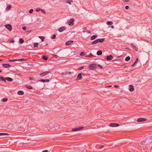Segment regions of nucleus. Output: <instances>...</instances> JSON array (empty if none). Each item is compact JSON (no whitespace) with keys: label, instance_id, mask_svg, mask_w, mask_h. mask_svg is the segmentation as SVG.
Here are the masks:
<instances>
[{"label":"nucleus","instance_id":"23","mask_svg":"<svg viewBox=\"0 0 152 152\" xmlns=\"http://www.w3.org/2000/svg\"><path fill=\"white\" fill-rule=\"evenodd\" d=\"M20 43L22 44L24 42V39L22 38H20L19 40Z\"/></svg>","mask_w":152,"mask_h":152},{"label":"nucleus","instance_id":"54","mask_svg":"<svg viewBox=\"0 0 152 152\" xmlns=\"http://www.w3.org/2000/svg\"><path fill=\"white\" fill-rule=\"evenodd\" d=\"M48 151L47 150H45L42 151V152H48Z\"/></svg>","mask_w":152,"mask_h":152},{"label":"nucleus","instance_id":"49","mask_svg":"<svg viewBox=\"0 0 152 152\" xmlns=\"http://www.w3.org/2000/svg\"><path fill=\"white\" fill-rule=\"evenodd\" d=\"M114 87L115 88H118L119 87V86L118 85H114Z\"/></svg>","mask_w":152,"mask_h":152},{"label":"nucleus","instance_id":"29","mask_svg":"<svg viewBox=\"0 0 152 152\" xmlns=\"http://www.w3.org/2000/svg\"><path fill=\"white\" fill-rule=\"evenodd\" d=\"M11 8V5H9V6H7L6 8V10H9Z\"/></svg>","mask_w":152,"mask_h":152},{"label":"nucleus","instance_id":"51","mask_svg":"<svg viewBox=\"0 0 152 152\" xmlns=\"http://www.w3.org/2000/svg\"><path fill=\"white\" fill-rule=\"evenodd\" d=\"M136 64L134 62V63L131 65V66H135V65Z\"/></svg>","mask_w":152,"mask_h":152},{"label":"nucleus","instance_id":"56","mask_svg":"<svg viewBox=\"0 0 152 152\" xmlns=\"http://www.w3.org/2000/svg\"><path fill=\"white\" fill-rule=\"evenodd\" d=\"M151 142H149V143H146V145H148L149 144H150L151 143Z\"/></svg>","mask_w":152,"mask_h":152},{"label":"nucleus","instance_id":"31","mask_svg":"<svg viewBox=\"0 0 152 152\" xmlns=\"http://www.w3.org/2000/svg\"><path fill=\"white\" fill-rule=\"evenodd\" d=\"M39 44L38 42H36V43H34V47L35 48V47H37V46Z\"/></svg>","mask_w":152,"mask_h":152},{"label":"nucleus","instance_id":"21","mask_svg":"<svg viewBox=\"0 0 152 152\" xmlns=\"http://www.w3.org/2000/svg\"><path fill=\"white\" fill-rule=\"evenodd\" d=\"M42 58L45 61L47 60L48 59V57L45 56V55H43L42 56Z\"/></svg>","mask_w":152,"mask_h":152},{"label":"nucleus","instance_id":"19","mask_svg":"<svg viewBox=\"0 0 152 152\" xmlns=\"http://www.w3.org/2000/svg\"><path fill=\"white\" fill-rule=\"evenodd\" d=\"M18 94L19 95H23L24 94V93L23 91H18Z\"/></svg>","mask_w":152,"mask_h":152},{"label":"nucleus","instance_id":"15","mask_svg":"<svg viewBox=\"0 0 152 152\" xmlns=\"http://www.w3.org/2000/svg\"><path fill=\"white\" fill-rule=\"evenodd\" d=\"M105 39L104 38L97 39L98 42H100L101 43H102L104 41Z\"/></svg>","mask_w":152,"mask_h":152},{"label":"nucleus","instance_id":"40","mask_svg":"<svg viewBox=\"0 0 152 152\" xmlns=\"http://www.w3.org/2000/svg\"><path fill=\"white\" fill-rule=\"evenodd\" d=\"M9 134L7 133H2V136L9 135Z\"/></svg>","mask_w":152,"mask_h":152},{"label":"nucleus","instance_id":"12","mask_svg":"<svg viewBox=\"0 0 152 152\" xmlns=\"http://www.w3.org/2000/svg\"><path fill=\"white\" fill-rule=\"evenodd\" d=\"M50 81V80L48 79H41L39 80H38V81L42 82H48Z\"/></svg>","mask_w":152,"mask_h":152},{"label":"nucleus","instance_id":"35","mask_svg":"<svg viewBox=\"0 0 152 152\" xmlns=\"http://www.w3.org/2000/svg\"><path fill=\"white\" fill-rule=\"evenodd\" d=\"M17 61V59L10 60L9 61L10 62H14Z\"/></svg>","mask_w":152,"mask_h":152},{"label":"nucleus","instance_id":"47","mask_svg":"<svg viewBox=\"0 0 152 152\" xmlns=\"http://www.w3.org/2000/svg\"><path fill=\"white\" fill-rule=\"evenodd\" d=\"M67 3L69 4H71V2H70V0H67Z\"/></svg>","mask_w":152,"mask_h":152},{"label":"nucleus","instance_id":"14","mask_svg":"<svg viewBox=\"0 0 152 152\" xmlns=\"http://www.w3.org/2000/svg\"><path fill=\"white\" fill-rule=\"evenodd\" d=\"M129 86V90L131 91H132L134 90V88L133 86L132 85H130Z\"/></svg>","mask_w":152,"mask_h":152},{"label":"nucleus","instance_id":"58","mask_svg":"<svg viewBox=\"0 0 152 152\" xmlns=\"http://www.w3.org/2000/svg\"><path fill=\"white\" fill-rule=\"evenodd\" d=\"M85 56L86 57H89L88 55H85Z\"/></svg>","mask_w":152,"mask_h":152},{"label":"nucleus","instance_id":"17","mask_svg":"<svg viewBox=\"0 0 152 152\" xmlns=\"http://www.w3.org/2000/svg\"><path fill=\"white\" fill-rule=\"evenodd\" d=\"M5 79L6 80H7L9 82L12 81L13 80V79L12 78L10 77H6L5 78Z\"/></svg>","mask_w":152,"mask_h":152},{"label":"nucleus","instance_id":"7","mask_svg":"<svg viewBox=\"0 0 152 152\" xmlns=\"http://www.w3.org/2000/svg\"><path fill=\"white\" fill-rule=\"evenodd\" d=\"M75 20L73 18L71 19L68 23V24L70 26H72L74 24Z\"/></svg>","mask_w":152,"mask_h":152},{"label":"nucleus","instance_id":"6","mask_svg":"<svg viewBox=\"0 0 152 152\" xmlns=\"http://www.w3.org/2000/svg\"><path fill=\"white\" fill-rule=\"evenodd\" d=\"M84 128L83 126L80 127H79L75 128L72 129V130L73 131H76L81 129Z\"/></svg>","mask_w":152,"mask_h":152},{"label":"nucleus","instance_id":"8","mask_svg":"<svg viewBox=\"0 0 152 152\" xmlns=\"http://www.w3.org/2000/svg\"><path fill=\"white\" fill-rule=\"evenodd\" d=\"M119 126V124H118L111 123L110 124L109 126L112 127H118Z\"/></svg>","mask_w":152,"mask_h":152},{"label":"nucleus","instance_id":"59","mask_svg":"<svg viewBox=\"0 0 152 152\" xmlns=\"http://www.w3.org/2000/svg\"><path fill=\"white\" fill-rule=\"evenodd\" d=\"M2 136V133H0V136Z\"/></svg>","mask_w":152,"mask_h":152},{"label":"nucleus","instance_id":"22","mask_svg":"<svg viewBox=\"0 0 152 152\" xmlns=\"http://www.w3.org/2000/svg\"><path fill=\"white\" fill-rule=\"evenodd\" d=\"M130 59V57L129 56H128L126 57L125 59V61H128Z\"/></svg>","mask_w":152,"mask_h":152},{"label":"nucleus","instance_id":"32","mask_svg":"<svg viewBox=\"0 0 152 152\" xmlns=\"http://www.w3.org/2000/svg\"><path fill=\"white\" fill-rule=\"evenodd\" d=\"M8 100V99L7 98H4L2 99V101L3 102H6Z\"/></svg>","mask_w":152,"mask_h":152},{"label":"nucleus","instance_id":"16","mask_svg":"<svg viewBox=\"0 0 152 152\" xmlns=\"http://www.w3.org/2000/svg\"><path fill=\"white\" fill-rule=\"evenodd\" d=\"M73 42V41L70 40L66 42L65 43V45L66 46L68 45L71 44L72 42Z\"/></svg>","mask_w":152,"mask_h":152},{"label":"nucleus","instance_id":"43","mask_svg":"<svg viewBox=\"0 0 152 152\" xmlns=\"http://www.w3.org/2000/svg\"><path fill=\"white\" fill-rule=\"evenodd\" d=\"M98 66L100 69H102L103 68V67L101 66V65L99 64L98 65Z\"/></svg>","mask_w":152,"mask_h":152},{"label":"nucleus","instance_id":"27","mask_svg":"<svg viewBox=\"0 0 152 152\" xmlns=\"http://www.w3.org/2000/svg\"><path fill=\"white\" fill-rule=\"evenodd\" d=\"M113 22L110 21H107V24L108 25H112L113 24Z\"/></svg>","mask_w":152,"mask_h":152},{"label":"nucleus","instance_id":"52","mask_svg":"<svg viewBox=\"0 0 152 152\" xmlns=\"http://www.w3.org/2000/svg\"><path fill=\"white\" fill-rule=\"evenodd\" d=\"M92 55H93L91 53H90L89 55H88V56H89V57H90Z\"/></svg>","mask_w":152,"mask_h":152},{"label":"nucleus","instance_id":"60","mask_svg":"<svg viewBox=\"0 0 152 152\" xmlns=\"http://www.w3.org/2000/svg\"><path fill=\"white\" fill-rule=\"evenodd\" d=\"M111 27L112 28H113L114 27L113 26H111Z\"/></svg>","mask_w":152,"mask_h":152},{"label":"nucleus","instance_id":"50","mask_svg":"<svg viewBox=\"0 0 152 152\" xmlns=\"http://www.w3.org/2000/svg\"><path fill=\"white\" fill-rule=\"evenodd\" d=\"M129 8V7L128 6H126L125 7L126 9V10L128 9Z\"/></svg>","mask_w":152,"mask_h":152},{"label":"nucleus","instance_id":"25","mask_svg":"<svg viewBox=\"0 0 152 152\" xmlns=\"http://www.w3.org/2000/svg\"><path fill=\"white\" fill-rule=\"evenodd\" d=\"M28 89H33L32 87L30 86H25Z\"/></svg>","mask_w":152,"mask_h":152},{"label":"nucleus","instance_id":"1","mask_svg":"<svg viewBox=\"0 0 152 152\" xmlns=\"http://www.w3.org/2000/svg\"><path fill=\"white\" fill-rule=\"evenodd\" d=\"M96 68V64H91L89 66V69L90 70H94Z\"/></svg>","mask_w":152,"mask_h":152},{"label":"nucleus","instance_id":"61","mask_svg":"<svg viewBox=\"0 0 152 152\" xmlns=\"http://www.w3.org/2000/svg\"><path fill=\"white\" fill-rule=\"evenodd\" d=\"M125 1L126 2H128L129 1V0H125Z\"/></svg>","mask_w":152,"mask_h":152},{"label":"nucleus","instance_id":"24","mask_svg":"<svg viewBox=\"0 0 152 152\" xmlns=\"http://www.w3.org/2000/svg\"><path fill=\"white\" fill-rule=\"evenodd\" d=\"M98 43V40L97 39H96V40L93 41L92 42L91 44H97Z\"/></svg>","mask_w":152,"mask_h":152},{"label":"nucleus","instance_id":"3","mask_svg":"<svg viewBox=\"0 0 152 152\" xmlns=\"http://www.w3.org/2000/svg\"><path fill=\"white\" fill-rule=\"evenodd\" d=\"M147 120V119L146 118H138L137 121L138 122H143Z\"/></svg>","mask_w":152,"mask_h":152},{"label":"nucleus","instance_id":"11","mask_svg":"<svg viewBox=\"0 0 152 152\" xmlns=\"http://www.w3.org/2000/svg\"><path fill=\"white\" fill-rule=\"evenodd\" d=\"M131 44L135 51H138V48H137V47L135 45H134L133 43H131Z\"/></svg>","mask_w":152,"mask_h":152},{"label":"nucleus","instance_id":"28","mask_svg":"<svg viewBox=\"0 0 152 152\" xmlns=\"http://www.w3.org/2000/svg\"><path fill=\"white\" fill-rule=\"evenodd\" d=\"M39 37L42 40V41L43 42L44 41L45 37L43 36H39Z\"/></svg>","mask_w":152,"mask_h":152},{"label":"nucleus","instance_id":"10","mask_svg":"<svg viewBox=\"0 0 152 152\" xmlns=\"http://www.w3.org/2000/svg\"><path fill=\"white\" fill-rule=\"evenodd\" d=\"M2 65L4 68H8L11 66V65L9 64H3Z\"/></svg>","mask_w":152,"mask_h":152},{"label":"nucleus","instance_id":"46","mask_svg":"<svg viewBox=\"0 0 152 152\" xmlns=\"http://www.w3.org/2000/svg\"><path fill=\"white\" fill-rule=\"evenodd\" d=\"M22 28L23 29V30L24 31H26V27L25 26L23 27H22Z\"/></svg>","mask_w":152,"mask_h":152},{"label":"nucleus","instance_id":"39","mask_svg":"<svg viewBox=\"0 0 152 152\" xmlns=\"http://www.w3.org/2000/svg\"><path fill=\"white\" fill-rule=\"evenodd\" d=\"M80 55L81 56L84 55V53L83 52L80 53Z\"/></svg>","mask_w":152,"mask_h":152},{"label":"nucleus","instance_id":"2","mask_svg":"<svg viewBox=\"0 0 152 152\" xmlns=\"http://www.w3.org/2000/svg\"><path fill=\"white\" fill-rule=\"evenodd\" d=\"M82 75L84 76L85 75L82 73H79L77 75V77L76 79V80H81L82 78Z\"/></svg>","mask_w":152,"mask_h":152},{"label":"nucleus","instance_id":"44","mask_svg":"<svg viewBox=\"0 0 152 152\" xmlns=\"http://www.w3.org/2000/svg\"><path fill=\"white\" fill-rule=\"evenodd\" d=\"M141 142L138 143V145H139L140 146V147H143V145L142 144L141 145Z\"/></svg>","mask_w":152,"mask_h":152},{"label":"nucleus","instance_id":"4","mask_svg":"<svg viewBox=\"0 0 152 152\" xmlns=\"http://www.w3.org/2000/svg\"><path fill=\"white\" fill-rule=\"evenodd\" d=\"M4 26L7 29L10 31H11L12 30V26L10 24L5 25Z\"/></svg>","mask_w":152,"mask_h":152},{"label":"nucleus","instance_id":"57","mask_svg":"<svg viewBox=\"0 0 152 152\" xmlns=\"http://www.w3.org/2000/svg\"><path fill=\"white\" fill-rule=\"evenodd\" d=\"M65 72H62V73H61V74L62 75H65Z\"/></svg>","mask_w":152,"mask_h":152},{"label":"nucleus","instance_id":"42","mask_svg":"<svg viewBox=\"0 0 152 152\" xmlns=\"http://www.w3.org/2000/svg\"><path fill=\"white\" fill-rule=\"evenodd\" d=\"M65 73L67 74H71V72H65Z\"/></svg>","mask_w":152,"mask_h":152},{"label":"nucleus","instance_id":"9","mask_svg":"<svg viewBox=\"0 0 152 152\" xmlns=\"http://www.w3.org/2000/svg\"><path fill=\"white\" fill-rule=\"evenodd\" d=\"M66 29V27L65 26H62L58 29V31L60 32H62Z\"/></svg>","mask_w":152,"mask_h":152},{"label":"nucleus","instance_id":"64","mask_svg":"<svg viewBox=\"0 0 152 152\" xmlns=\"http://www.w3.org/2000/svg\"><path fill=\"white\" fill-rule=\"evenodd\" d=\"M2 61V60L1 59H0V61Z\"/></svg>","mask_w":152,"mask_h":152},{"label":"nucleus","instance_id":"18","mask_svg":"<svg viewBox=\"0 0 152 152\" xmlns=\"http://www.w3.org/2000/svg\"><path fill=\"white\" fill-rule=\"evenodd\" d=\"M97 37V35H94L92 36L91 37V40H93L96 39Z\"/></svg>","mask_w":152,"mask_h":152},{"label":"nucleus","instance_id":"63","mask_svg":"<svg viewBox=\"0 0 152 152\" xmlns=\"http://www.w3.org/2000/svg\"><path fill=\"white\" fill-rule=\"evenodd\" d=\"M148 140H146L145 142H146Z\"/></svg>","mask_w":152,"mask_h":152},{"label":"nucleus","instance_id":"45","mask_svg":"<svg viewBox=\"0 0 152 152\" xmlns=\"http://www.w3.org/2000/svg\"><path fill=\"white\" fill-rule=\"evenodd\" d=\"M138 58H137L136 60L134 62L136 64L138 62Z\"/></svg>","mask_w":152,"mask_h":152},{"label":"nucleus","instance_id":"34","mask_svg":"<svg viewBox=\"0 0 152 152\" xmlns=\"http://www.w3.org/2000/svg\"><path fill=\"white\" fill-rule=\"evenodd\" d=\"M9 42H10L12 43H14L15 42V41L13 39L10 40Z\"/></svg>","mask_w":152,"mask_h":152},{"label":"nucleus","instance_id":"30","mask_svg":"<svg viewBox=\"0 0 152 152\" xmlns=\"http://www.w3.org/2000/svg\"><path fill=\"white\" fill-rule=\"evenodd\" d=\"M33 11H34V10L33 9H31L30 10H29L28 12L29 13L31 14L33 12Z\"/></svg>","mask_w":152,"mask_h":152},{"label":"nucleus","instance_id":"53","mask_svg":"<svg viewBox=\"0 0 152 152\" xmlns=\"http://www.w3.org/2000/svg\"><path fill=\"white\" fill-rule=\"evenodd\" d=\"M104 147L103 146H100L99 147V148L101 149Z\"/></svg>","mask_w":152,"mask_h":152},{"label":"nucleus","instance_id":"48","mask_svg":"<svg viewBox=\"0 0 152 152\" xmlns=\"http://www.w3.org/2000/svg\"><path fill=\"white\" fill-rule=\"evenodd\" d=\"M32 31L31 30H27L26 31V32L27 33H30Z\"/></svg>","mask_w":152,"mask_h":152},{"label":"nucleus","instance_id":"36","mask_svg":"<svg viewBox=\"0 0 152 152\" xmlns=\"http://www.w3.org/2000/svg\"><path fill=\"white\" fill-rule=\"evenodd\" d=\"M41 8H37L36 9V11L37 12H39V11H41Z\"/></svg>","mask_w":152,"mask_h":152},{"label":"nucleus","instance_id":"62","mask_svg":"<svg viewBox=\"0 0 152 152\" xmlns=\"http://www.w3.org/2000/svg\"><path fill=\"white\" fill-rule=\"evenodd\" d=\"M30 83H31V84L34 83V82H32V81L31 82H30Z\"/></svg>","mask_w":152,"mask_h":152},{"label":"nucleus","instance_id":"33","mask_svg":"<svg viewBox=\"0 0 152 152\" xmlns=\"http://www.w3.org/2000/svg\"><path fill=\"white\" fill-rule=\"evenodd\" d=\"M56 35L55 34H53L51 37V39H53L56 38Z\"/></svg>","mask_w":152,"mask_h":152},{"label":"nucleus","instance_id":"38","mask_svg":"<svg viewBox=\"0 0 152 152\" xmlns=\"http://www.w3.org/2000/svg\"><path fill=\"white\" fill-rule=\"evenodd\" d=\"M41 11L44 14H46V12L45 10H42V9H41Z\"/></svg>","mask_w":152,"mask_h":152},{"label":"nucleus","instance_id":"5","mask_svg":"<svg viewBox=\"0 0 152 152\" xmlns=\"http://www.w3.org/2000/svg\"><path fill=\"white\" fill-rule=\"evenodd\" d=\"M50 73V71H46L45 72H43L41 73L39 75L41 76V77H43L47 75L48 74Z\"/></svg>","mask_w":152,"mask_h":152},{"label":"nucleus","instance_id":"55","mask_svg":"<svg viewBox=\"0 0 152 152\" xmlns=\"http://www.w3.org/2000/svg\"><path fill=\"white\" fill-rule=\"evenodd\" d=\"M29 79L30 80H33V78L31 77H29Z\"/></svg>","mask_w":152,"mask_h":152},{"label":"nucleus","instance_id":"41","mask_svg":"<svg viewBox=\"0 0 152 152\" xmlns=\"http://www.w3.org/2000/svg\"><path fill=\"white\" fill-rule=\"evenodd\" d=\"M27 59H23V58H22V59H19L18 60L19 61H26V60Z\"/></svg>","mask_w":152,"mask_h":152},{"label":"nucleus","instance_id":"20","mask_svg":"<svg viewBox=\"0 0 152 152\" xmlns=\"http://www.w3.org/2000/svg\"><path fill=\"white\" fill-rule=\"evenodd\" d=\"M102 51L101 50H99L97 52V54L98 56H100L102 54Z\"/></svg>","mask_w":152,"mask_h":152},{"label":"nucleus","instance_id":"26","mask_svg":"<svg viewBox=\"0 0 152 152\" xmlns=\"http://www.w3.org/2000/svg\"><path fill=\"white\" fill-rule=\"evenodd\" d=\"M0 80H2L4 82H5L6 81V80L3 77L0 76Z\"/></svg>","mask_w":152,"mask_h":152},{"label":"nucleus","instance_id":"37","mask_svg":"<svg viewBox=\"0 0 152 152\" xmlns=\"http://www.w3.org/2000/svg\"><path fill=\"white\" fill-rule=\"evenodd\" d=\"M84 68V67L83 66H82L79 68H78V70H81L82 69H83Z\"/></svg>","mask_w":152,"mask_h":152},{"label":"nucleus","instance_id":"13","mask_svg":"<svg viewBox=\"0 0 152 152\" xmlns=\"http://www.w3.org/2000/svg\"><path fill=\"white\" fill-rule=\"evenodd\" d=\"M113 58V56L112 55H110L107 56L106 59L107 61H110Z\"/></svg>","mask_w":152,"mask_h":152}]
</instances>
